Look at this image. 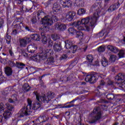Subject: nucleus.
Returning <instances> with one entry per match:
<instances>
[{
    "label": "nucleus",
    "mask_w": 125,
    "mask_h": 125,
    "mask_svg": "<svg viewBox=\"0 0 125 125\" xmlns=\"http://www.w3.org/2000/svg\"><path fill=\"white\" fill-rule=\"evenodd\" d=\"M28 104L25 107L22 108L19 112V113L15 115L16 117H19V118H23L25 116H30L33 112V110H37L39 108H41V104L39 103H36L34 104L32 106V108L31 107L32 106V101L30 99H27Z\"/></svg>",
    "instance_id": "f257e3e1"
},
{
    "label": "nucleus",
    "mask_w": 125,
    "mask_h": 125,
    "mask_svg": "<svg viewBox=\"0 0 125 125\" xmlns=\"http://www.w3.org/2000/svg\"><path fill=\"white\" fill-rule=\"evenodd\" d=\"M53 45V42L50 39L48 40V47H52Z\"/></svg>",
    "instance_id": "09e8293b"
},
{
    "label": "nucleus",
    "mask_w": 125,
    "mask_h": 125,
    "mask_svg": "<svg viewBox=\"0 0 125 125\" xmlns=\"http://www.w3.org/2000/svg\"><path fill=\"white\" fill-rule=\"evenodd\" d=\"M107 49H108L109 50H110V51H112V52H113L114 53H117V52H119V49L116 46L109 45L107 46Z\"/></svg>",
    "instance_id": "a211bd4d"
},
{
    "label": "nucleus",
    "mask_w": 125,
    "mask_h": 125,
    "mask_svg": "<svg viewBox=\"0 0 125 125\" xmlns=\"http://www.w3.org/2000/svg\"><path fill=\"white\" fill-rule=\"evenodd\" d=\"M17 95L14 94L11 96V98L9 99L8 102L9 103H15V102L17 101Z\"/></svg>",
    "instance_id": "393cba45"
},
{
    "label": "nucleus",
    "mask_w": 125,
    "mask_h": 125,
    "mask_svg": "<svg viewBox=\"0 0 125 125\" xmlns=\"http://www.w3.org/2000/svg\"><path fill=\"white\" fill-rule=\"evenodd\" d=\"M56 107H55V108H65V106H62V105H61V104H58L57 105Z\"/></svg>",
    "instance_id": "69168bd1"
},
{
    "label": "nucleus",
    "mask_w": 125,
    "mask_h": 125,
    "mask_svg": "<svg viewBox=\"0 0 125 125\" xmlns=\"http://www.w3.org/2000/svg\"><path fill=\"white\" fill-rule=\"evenodd\" d=\"M72 5V3L70 0H65L62 6H63V7H67L69 8V7H71Z\"/></svg>",
    "instance_id": "5701e85b"
},
{
    "label": "nucleus",
    "mask_w": 125,
    "mask_h": 125,
    "mask_svg": "<svg viewBox=\"0 0 125 125\" xmlns=\"http://www.w3.org/2000/svg\"><path fill=\"white\" fill-rule=\"evenodd\" d=\"M92 114L94 115L91 116V119L89 121L90 125L96 124L98 121H100L102 119V116H103V112L99 106L95 107L94 108Z\"/></svg>",
    "instance_id": "20e7f679"
},
{
    "label": "nucleus",
    "mask_w": 125,
    "mask_h": 125,
    "mask_svg": "<svg viewBox=\"0 0 125 125\" xmlns=\"http://www.w3.org/2000/svg\"><path fill=\"white\" fill-rule=\"evenodd\" d=\"M72 25L73 27H75L78 30H79V31H83L84 30L83 27L81 26V25H82V22H81V21H80L72 23Z\"/></svg>",
    "instance_id": "ddd939ff"
},
{
    "label": "nucleus",
    "mask_w": 125,
    "mask_h": 125,
    "mask_svg": "<svg viewBox=\"0 0 125 125\" xmlns=\"http://www.w3.org/2000/svg\"><path fill=\"white\" fill-rule=\"evenodd\" d=\"M91 10L92 11H96L94 14H95V13H98V15H99V14H100V5L98 3H95L94 4L91 8Z\"/></svg>",
    "instance_id": "9b49d317"
},
{
    "label": "nucleus",
    "mask_w": 125,
    "mask_h": 125,
    "mask_svg": "<svg viewBox=\"0 0 125 125\" xmlns=\"http://www.w3.org/2000/svg\"><path fill=\"white\" fill-rule=\"evenodd\" d=\"M98 12L95 14H93L92 17H87L82 19L80 21L82 25H84L86 31H89V27H93L95 26L98 18H99V15Z\"/></svg>",
    "instance_id": "f03ea898"
},
{
    "label": "nucleus",
    "mask_w": 125,
    "mask_h": 125,
    "mask_svg": "<svg viewBox=\"0 0 125 125\" xmlns=\"http://www.w3.org/2000/svg\"><path fill=\"white\" fill-rule=\"evenodd\" d=\"M23 90L25 92H28V91H30L31 90V86L29 85V84L25 83L23 84Z\"/></svg>",
    "instance_id": "c756f323"
},
{
    "label": "nucleus",
    "mask_w": 125,
    "mask_h": 125,
    "mask_svg": "<svg viewBox=\"0 0 125 125\" xmlns=\"http://www.w3.org/2000/svg\"><path fill=\"white\" fill-rule=\"evenodd\" d=\"M76 38H79V39H83V33L81 31H76Z\"/></svg>",
    "instance_id": "f704fd0d"
},
{
    "label": "nucleus",
    "mask_w": 125,
    "mask_h": 125,
    "mask_svg": "<svg viewBox=\"0 0 125 125\" xmlns=\"http://www.w3.org/2000/svg\"><path fill=\"white\" fill-rule=\"evenodd\" d=\"M3 115L5 119H8L11 116V112L8 110H6Z\"/></svg>",
    "instance_id": "2f4dec72"
},
{
    "label": "nucleus",
    "mask_w": 125,
    "mask_h": 125,
    "mask_svg": "<svg viewBox=\"0 0 125 125\" xmlns=\"http://www.w3.org/2000/svg\"><path fill=\"white\" fill-rule=\"evenodd\" d=\"M52 38L54 41H56V40H59V39H60V36L58 34H54L52 35Z\"/></svg>",
    "instance_id": "c03bdc74"
},
{
    "label": "nucleus",
    "mask_w": 125,
    "mask_h": 125,
    "mask_svg": "<svg viewBox=\"0 0 125 125\" xmlns=\"http://www.w3.org/2000/svg\"><path fill=\"white\" fill-rule=\"evenodd\" d=\"M42 24H44L41 28H40V30L41 31V33H46L47 31H48V26H50V25L45 24L43 23V21H42Z\"/></svg>",
    "instance_id": "2eb2a0df"
},
{
    "label": "nucleus",
    "mask_w": 125,
    "mask_h": 125,
    "mask_svg": "<svg viewBox=\"0 0 125 125\" xmlns=\"http://www.w3.org/2000/svg\"><path fill=\"white\" fill-rule=\"evenodd\" d=\"M125 75L120 73L117 76L115 77V81L118 84H122L124 85V83L125 84L124 87H125Z\"/></svg>",
    "instance_id": "6e6552de"
},
{
    "label": "nucleus",
    "mask_w": 125,
    "mask_h": 125,
    "mask_svg": "<svg viewBox=\"0 0 125 125\" xmlns=\"http://www.w3.org/2000/svg\"><path fill=\"white\" fill-rule=\"evenodd\" d=\"M4 81V77L3 75H1V73L0 72V83H2Z\"/></svg>",
    "instance_id": "864d4df0"
},
{
    "label": "nucleus",
    "mask_w": 125,
    "mask_h": 125,
    "mask_svg": "<svg viewBox=\"0 0 125 125\" xmlns=\"http://www.w3.org/2000/svg\"><path fill=\"white\" fill-rule=\"evenodd\" d=\"M9 52L10 55L11 56H13V55H14V54L13 53V52H12V50H9Z\"/></svg>",
    "instance_id": "774afa93"
},
{
    "label": "nucleus",
    "mask_w": 125,
    "mask_h": 125,
    "mask_svg": "<svg viewBox=\"0 0 125 125\" xmlns=\"http://www.w3.org/2000/svg\"><path fill=\"white\" fill-rule=\"evenodd\" d=\"M42 77H43V75L41 77V79H40V85H41V86L42 87H46V86L45 85H44V83H43V82L42 81Z\"/></svg>",
    "instance_id": "3c124183"
},
{
    "label": "nucleus",
    "mask_w": 125,
    "mask_h": 125,
    "mask_svg": "<svg viewBox=\"0 0 125 125\" xmlns=\"http://www.w3.org/2000/svg\"><path fill=\"white\" fill-rule=\"evenodd\" d=\"M4 112V105L2 103H0V114Z\"/></svg>",
    "instance_id": "37998d69"
},
{
    "label": "nucleus",
    "mask_w": 125,
    "mask_h": 125,
    "mask_svg": "<svg viewBox=\"0 0 125 125\" xmlns=\"http://www.w3.org/2000/svg\"><path fill=\"white\" fill-rule=\"evenodd\" d=\"M68 31L69 33V34H71V35H74L75 33L77 31L75 29H74L73 27L69 28L68 29Z\"/></svg>",
    "instance_id": "58836bf2"
},
{
    "label": "nucleus",
    "mask_w": 125,
    "mask_h": 125,
    "mask_svg": "<svg viewBox=\"0 0 125 125\" xmlns=\"http://www.w3.org/2000/svg\"><path fill=\"white\" fill-rule=\"evenodd\" d=\"M109 60L111 62H115L116 60H117V56L114 55L110 56Z\"/></svg>",
    "instance_id": "e433bc0d"
},
{
    "label": "nucleus",
    "mask_w": 125,
    "mask_h": 125,
    "mask_svg": "<svg viewBox=\"0 0 125 125\" xmlns=\"http://www.w3.org/2000/svg\"><path fill=\"white\" fill-rule=\"evenodd\" d=\"M23 40H25L26 43L31 42V38L30 37H25L23 38Z\"/></svg>",
    "instance_id": "6e6d98bb"
},
{
    "label": "nucleus",
    "mask_w": 125,
    "mask_h": 125,
    "mask_svg": "<svg viewBox=\"0 0 125 125\" xmlns=\"http://www.w3.org/2000/svg\"><path fill=\"white\" fill-rule=\"evenodd\" d=\"M41 36H42V43H43L44 44H46V43H47V42L48 40H47V38H46L45 34L42 32L41 33Z\"/></svg>",
    "instance_id": "b1692460"
},
{
    "label": "nucleus",
    "mask_w": 125,
    "mask_h": 125,
    "mask_svg": "<svg viewBox=\"0 0 125 125\" xmlns=\"http://www.w3.org/2000/svg\"><path fill=\"white\" fill-rule=\"evenodd\" d=\"M6 105L7 106V109H8L9 111H13L14 109V107L13 106L9 104H6Z\"/></svg>",
    "instance_id": "a19ab883"
},
{
    "label": "nucleus",
    "mask_w": 125,
    "mask_h": 125,
    "mask_svg": "<svg viewBox=\"0 0 125 125\" xmlns=\"http://www.w3.org/2000/svg\"><path fill=\"white\" fill-rule=\"evenodd\" d=\"M31 22L32 24H36L37 23V17L34 16L31 19Z\"/></svg>",
    "instance_id": "49530a36"
},
{
    "label": "nucleus",
    "mask_w": 125,
    "mask_h": 125,
    "mask_svg": "<svg viewBox=\"0 0 125 125\" xmlns=\"http://www.w3.org/2000/svg\"><path fill=\"white\" fill-rule=\"evenodd\" d=\"M27 45V42L24 39H20V46L21 47H26Z\"/></svg>",
    "instance_id": "bb28decb"
},
{
    "label": "nucleus",
    "mask_w": 125,
    "mask_h": 125,
    "mask_svg": "<svg viewBox=\"0 0 125 125\" xmlns=\"http://www.w3.org/2000/svg\"><path fill=\"white\" fill-rule=\"evenodd\" d=\"M106 98L108 99V100H113V99L115 98V96L114 94L110 93L106 95Z\"/></svg>",
    "instance_id": "4c0bfd02"
},
{
    "label": "nucleus",
    "mask_w": 125,
    "mask_h": 125,
    "mask_svg": "<svg viewBox=\"0 0 125 125\" xmlns=\"http://www.w3.org/2000/svg\"><path fill=\"white\" fill-rule=\"evenodd\" d=\"M118 55L119 56V58H123L125 56V51L124 50H120L119 51V53L118 54Z\"/></svg>",
    "instance_id": "79ce46f5"
},
{
    "label": "nucleus",
    "mask_w": 125,
    "mask_h": 125,
    "mask_svg": "<svg viewBox=\"0 0 125 125\" xmlns=\"http://www.w3.org/2000/svg\"><path fill=\"white\" fill-rule=\"evenodd\" d=\"M86 59L87 61L89 62L88 64V66H90V65H93L92 62H93V60H94V57L92 56V55H88L86 57Z\"/></svg>",
    "instance_id": "4468645a"
},
{
    "label": "nucleus",
    "mask_w": 125,
    "mask_h": 125,
    "mask_svg": "<svg viewBox=\"0 0 125 125\" xmlns=\"http://www.w3.org/2000/svg\"><path fill=\"white\" fill-rule=\"evenodd\" d=\"M39 120L40 123H44V120L43 119V117H42V116H41L39 118Z\"/></svg>",
    "instance_id": "4d7b16f0"
},
{
    "label": "nucleus",
    "mask_w": 125,
    "mask_h": 125,
    "mask_svg": "<svg viewBox=\"0 0 125 125\" xmlns=\"http://www.w3.org/2000/svg\"><path fill=\"white\" fill-rule=\"evenodd\" d=\"M55 29L58 31H64L66 29V25L57 22L55 25Z\"/></svg>",
    "instance_id": "f8f14e48"
},
{
    "label": "nucleus",
    "mask_w": 125,
    "mask_h": 125,
    "mask_svg": "<svg viewBox=\"0 0 125 125\" xmlns=\"http://www.w3.org/2000/svg\"><path fill=\"white\" fill-rule=\"evenodd\" d=\"M77 48L78 47L77 45L72 46L69 48V49H70L69 51L70 53H75L77 51Z\"/></svg>",
    "instance_id": "473e14b6"
},
{
    "label": "nucleus",
    "mask_w": 125,
    "mask_h": 125,
    "mask_svg": "<svg viewBox=\"0 0 125 125\" xmlns=\"http://www.w3.org/2000/svg\"><path fill=\"white\" fill-rule=\"evenodd\" d=\"M61 9L62 8L60 5L57 4V3L54 4V6L53 7V10H54L55 12H59V11H60Z\"/></svg>",
    "instance_id": "aec40b11"
},
{
    "label": "nucleus",
    "mask_w": 125,
    "mask_h": 125,
    "mask_svg": "<svg viewBox=\"0 0 125 125\" xmlns=\"http://www.w3.org/2000/svg\"><path fill=\"white\" fill-rule=\"evenodd\" d=\"M86 12V10L84 8H80L77 11V14L78 15H83L85 14Z\"/></svg>",
    "instance_id": "72a5a7b5"
},
{
    "label": "nucleus",
    "mask_w": 125,
    "mask_h": 125,
    "mask_svg": "<svg viewBox=\"0 0 125 125\" xmlns=\"http://www.w3.org/2000/svg\"><path fill=\"white\" fill-rule=\"evenodd\" d=\"M8 63H9V66H10V67H14V66H15V65H16V63H15V62H13L12 61H9Z\"/></svg>",
    "instance_id": "603ef678"
},
{
    "label": "nucleus",
    "mask_w": 125,
    "mask_h": 125,
    "mask_svg": "<svg viewBox=\"0 0 125 125\" xmlns=\"http://www.w3.org/2000/svg\"><path fill=\"white\" fill-rule=\"evenodd\" d=\"M24 0L26 1L25 0H18L17 2L18 4H22Z\"/></svg>",
    "instance_id": "e2e57ef3"
},
{
    "label": "nucleus",
    "mask_w": 125,
    "mask_h": 125,
    "mask_svg": "<svg viewBox=\"0 0 125 125\" xmlns=\"http://www.w3.org/2000/svg\"><path fill=\"white\" fill-rule=\"evenodd\" d=\"M24 28L26 31H28V32H32L31 28H30V27H29L28 26H26L24 27Z\"/></svg>",
    "instance_id": "680f3d73"
},
{
    "label": "nucleus",
    "mask_w": 125,
    "mask_h": 125,
    "mask_svg": "<svg viewBox=\"0 0 125 125\" xmlns=\"http://www.w3.org/2000/svg\"><path fill=\"white\" fill-rule=\"evenodd\" d=\"M3 23H4V21H3V20H2V19L0 18V28H1L2 27Z\"/></svg>",
    "instance_id": "bf43d9fd"
},
{
    "label": "nucleus",
    "mask_w": 125,
    "mask_h": 125,
    "mask_svg": "<svg viewBox=\"0 0 125 125\" xmlns=\"http://www.w3.org/2000/svg\"><path fill=\"white\" fill-rule=\"evenodd\" d=\"M98 78L99 76L97 73L89 74L86 76L85 81L87 83L89 82L91 83H96V80H98Z\"/></svg>",
    "instance_id": "0eeeda50"
},
{
    "label": "nucleus",
    "mask_w": 125,
    "mask_h": 125,
    "mask_svg": "<svg viewBox=\"0 0 125 125\" xmlns=\"http://www.w3.org/2000/svg\"><path fill=\"white\" fill-rule=\"evenodd\" d=\"M75 16H76V12L69 11L66 14L65 18L67 21H73V19H74Z\"/></svg>",
    "instance_id": "9d476101"
},
{
    "label": "nucleus",
    "mask_w": 125,
    "mask_h": 125,
    "mask_svg": "<svg viewBox=\"0 0 125 125\" xmlns=\"http://www.w3.org/2000/svg\"><path fill=\"white\" fill-rule=\"evenodd\" d=\"M101 62L103 67H107V66H108V60L106 58L104 57H103Z\"/></svg>",
    "instance_id": "a878e982"
},
{
    "label": "nucleus",
    "mask_w": 125,
    "mask_h": 125,
    "mask_svg": "<svg viewBox=\"0 0 125 125\" xmlns=\"http://www.w3.org/2000/svg\"><path fill=\"white\" fill-rule=\"evenodd\" d=\"M65 47L66 49H69V48H71V47L73 46V42L70 40H66L65 41Z\"/></svg>",
    "instance_id": "4be33fe9"
},
{
    "label": "nucleus",
    "mask_w": 125,
    "mask_h": 125,
    "mask_svg": "<svg viewBox=\"0 0 125 125\" xmlns=\"http://www.w3.org/2000/svg\"><path fill=\"white\" fill-rule=\"evenodd\" d=\"M3 119V117H2V115H0V125H2Z\"/></svg>",
    "instance_id": "0e129e2a"
},
{
    "label": "nucleus",
    "mask_w": 125,
    "mask_h": 125,
    "mask_svg": "<svg viewBox=\"0 0 125 125\" xmlns=\"http://www.w3.org/2000/svg\"><path fill=\"white\" fill-rule=\"evenodd\" d=\"M108 34H109V30L104 29L100 32L99 35L100 37H103L104 35H105V36H108Z\"/></svg>",
    "instance_id": "cd10ccee"
},
{
    "label": "nucleus",
    "mask_w": 125,
    "mask_h": 125,
    "mask_svg": "<svg viewBox=\"0 0 125 125\" xmlns=\"http://www.w3.org/2000/svg\"><path fill=\"white\" fill-rule=\"evenodd\" d=\"M30 37L32 40H34V41H36V42H40L41 40V36H40L39 34H31Z\"/></svg>",
    "instance_id": "412c9836"
},
{
    "label": "nucleus",
    "mask_w": 125,
    "mask_h": 125,
    "mask_svg": "<svg viewBox=\"0 0 125 125\" xmlns=\"http://www.w3.org/2000/svg\"><path fill=\"white\" fill-rule=\"evenodd\" d=\"M74 104H69L64 106V108H71V107H74Z\"/></svg>",
    "instance_id": "338daca9"
},
{
    "label": "nucleus",
    "mask_w": 125,
    "mask_h": 125,
    "mask_svg": "<svg viewBox=\"0 0 125 125\" xmlns=\"http://www.w3.org/2000/svg\"><path fill=\"white\" fill-rule=\"evenodd\" d=\"M10 92V90H9V89H6L2 92V94H3V95H7V94H8V93H9Z\"/></svg>",
    "instance_id": "8fccbe9b"
},
{
    "label": "nucleus",
    "mask_w": 125,
    "mask_h": 125,
    "mask_svg": "<svg viewBox=\"0 0 125 125\" xmlns=\"http://www.w3.org/2000/svg\"><path fill=\"white\" fill-rule=\"evenodd\" d=\"M107 84L109 85V86H111V87H113L114 86V82L111 80H108L107 82Z\"/></svg>",
    "instance_id": "5fc2aeb1"
},
{
    "label": "nucleus",
    "mask_w": 125,
    "mask_h": 125,
    "mask_svg": "<svg viewBox=\"0 0 125 125\" xmlns=\"http://www.w3.org/2000/svg\"><path fill=\"white\" fill-rule=\"evenodd\" d=\"M74 5L75 6H78V7H83L84 5L83 1L82 0H75Z\"/></svg>",
    "instance_id": "f3484780"
},
{
    "label": "nucleus",
    "mask_w": 125,
    "mask_h": 125,
    "mask_svg": "<svg viewBox=\"0 0 125 125\" xmlns=\"http://www.w3.org/2000/svg\"><path fill=\"white\" fill-rule=\"evenodd\" d=\"M53 21L54 22H57L58 21V19L56 16H53L52 17L47 16L43 19V23L45 25H50V26H51L53 24Z\"/></svg>",
    "instance_id": "423d86ee"
},
{
    "label": "nucleus",
    "mask_w": 125,
    "mask_h": 125,
    "mask_svg": "<svg viewBox=\"0 0 125 125\" xmlns=\"http://www.w3.org/2000/svg\"><path fill=\"white\" fill-rule=\"evenodd\" d=\"M21 9L23 12H28L30 11V10H31V9H32V8H27V7L23 5L22 6Z\"/></svg>",
    "instance_id": "ea45409f"
},
{
    "label": "nucleus",
    "mask_w": 125,
    "mask_h": 125,
    "mask_svg": "<svg viewBox=\"0 0 125 125\" xmlns=\"http://www.w3.org/2000/svg\"><path fill=\"white\" fill-rule=\"evenodd\" d=\"M42 117H43L44 122H46V121L48 120V116L46 115V113L45 112L43 113V115L42 116Z\"/></svg>",
    "instance_id": "de8ad7c7"
},
{
    "label": "nucleus",
    "mask_w": 125,
    "mask_h": 125,
    "mask_svg": "<svg viewBox=\"0 0 125 125\" xmlns=\"http://www.w3.org/2000/svg\"><path fill=\"white\" fill-rule=\"evenodd\" d=\"M53 49L56 52H60L62 50V45H61V42L59 41H56L53 45Z\"/></svg>",
    "instance_id": "1a4fd4ad"
},
{
    "label": "nucleus",
    "mask_w": 125,
    "mask_h": 125,
    "mask_svg": "<svg viewBox=\"0 0 125 125\" xmlns=\"http://www.w3.org/2000/svg\"><path fill=\"white\" fill-rule=\"evenodd\" d=\"M54 63V59L53 58H50L47 59V61L45 62L46 65H53Z\"/></svg>",
    "instance_id": "c85d7f7f"
},
{
    "label": "nucleus",
    "mask_w": 125,
    "mask_h": 125,
    "mask_svg": "<svg viewBox=\"0 0 125 125\" xmlns=\"http://www.w3.org/2000/svg\"><path fill=\"white\" fill-rule=\"evenodd\" d=\"M37 50V47L35 45H29L27 47V51L29 53H34Z\"/></svg>",
    "instance_id": "dca6fc26"
},
{
    "label": "nucleus",
    "mask_w": 125,
    "mask_h": 125,
    "mask_svg": "<svg viewBox=\"0 0 125 125\" xmlns=\"http://www.w3.org/2000/svg\"><path fill=\"white\" fill-rule=\"evenodd\" d=\"M106 49V47L104 45H103L100 47H99L98 49V51L99 52H104L105 51V50Z\"/></svg>",
    "instance_id": "c9c22d12"
},
{
    "label": "nucleus",
    "mask_w": 125,
    "mask_h": 125,
    "mask_svg": "<svg viewBox=\"0 0 125 125\" xmlns=\"http://www.w3.org/2000/svg\"><path fill=\"white\" fill-rule=\"evenodd\" d=\"M33 94L36 95V99L39 102H44V103H49L50 106H53V101L51 99L55 97V94L52 92H49L47 93V96H41L40 94L37 91H34Z\"/></svg>",
    "instance_id": "7ed1b4c3"
},
{
    "label": "nucleus",
    "mask_w": 125,
    "mask_h": 125,
    "mask_svg": "<svg viewBox=\"0 0 125 125\" xmlns=\"http://www.w3.org/2000/svg\"><path fill=\"white\" fill-rule=\"evenodd\" d=\"M67 58H68V56L67 55H62V59L61 60H62V59H67Z\"/></svg>",
    "instance_id": "052dcab7"
},
{
    "label": "nucleus",
    "mask_w": 125,
    "mask_h": 125,
    "mask_svg": "<svg viewBox=\"0 0 125 125\" xmlns=\"http://www.w3.org/2000/svg\"><path fill=\"white\" fill-rule=\"evenodd\" d=\"M5 73L7 76H11L12 75V69L11 67L6 66L4 68Z\"/></svg>",
    "instance_id": "6ab92c4d"
},
{
    "label": "nucleus",
    "mask_w": 125,
    "mask_h": 125,
    "mask_svg": "<svg viewBox=\"0 0 125 125\" xmlns=\"http://www.w3.org/2000/svg\"><path fill=\"white\" fill-rule=\"evenodd\" d=\"M5 40L6 41H11V36L7 34L5 36Z\"/></svg>",
    "instance_id": "13d9d810"
},
{
    "label": "nucleus",
    "mask_w": 125,
    "mask_h": 125,
    "mask_svg": "<svg viewBox=\"0 0 125 125\" xmlns=\"http://www.w3.org/2000/svg\"><path fill=\"white\" fill-rule=\"evenodd\" d=\"M51 54V49H46L43 51L40 55H34L31 57L32 59L34 61H40L41 60H44L47 57L50 56Z\"/></svg>",
    "instance_id": "39448f33"
},
{
    "label": "nucleus",
    "mask_w": 125,
    "mask_h": 125,
    "mask_svg": "<svg viewBox=\"0 0 125 125\" xmlns=\"http://www.w3.org/2000/svg\"><path fill=\"white\" fill-rule=\"evenodd\" d=\"M104 84H105V82H104V81H101V82L100 83V85L97 87L98 89H100L101 88H102V86H103Z\"/></svg>",
    "instance_id": "a18cd8bd"
},
{
    "label": "nucleus",
    "mask_w": 125,
    "mask_h": 125,
    "mask_svg": "<svg viewBox=\"0 0 125 125\" xmlns=\"http://www.w3.org/2000/svg\"><path fill=\"white\" fill-rule=\"evenodd\" d=\"M16 66L19 69H23L26 67V65L22 62H16Z\"/></svg>",
    "instance_id": "7c9ffc66"
}]
</instances>
